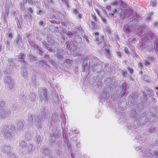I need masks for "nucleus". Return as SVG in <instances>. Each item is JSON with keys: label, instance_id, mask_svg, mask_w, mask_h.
<instances>
[{"label": "nucleus", "instance_id": "nucleus-1", "mask_svg": "<svg viewBox=\"0 0 158 158\" xmlns=\"http://www.w3.org/2000/svg\"><path fill=\"white\" fill-rule=\"evenodd\" d=\"M103 36L100 38L97 37L96 36V40L98 44H99L101 46H103V48L105 49L106 52V56L107 58L110 57V53L109 50V45L108 42L103 39Z\"/></svg>", "mask_w": 158, "mask_h": 158}, {"label": "nucleus", "instance_id": "nucleus-2", "mask_svg": "<svg viewBox=\"0 0 158 158\" xmlns=\"http://www.w3.org/2000/svg\"><path fill=\"white\" fill-rule=\"evenodd\" d=\"M47 92V89L44 88H41L39 90V97L41 101L45 102H47L48 101Z\"/></svg>", "mask_w": 158, "mask_h": 158}, {"label": "nucleus", "instance_id": "nucleus-3", "mask_svg": "<svg viewBox=\"0 0 158 158\" xmlns=\"http://www.w3.org/2000/svg\"><path fill=\"white\" fill-rule=\"evenodd\" d=\"M137 22V20L136 19H133L131 24L124 25L123 27L124 31L128 34L130 33L132 31V26H133L135 24H136V22Z\"/></svg>", "mask_w": 158, "mask_h": 158}, {"label": "nucleus", "instance_id": "nucleus-4", "mask_svg": "<svg viewBox=\"0 0 158 158\" xmlns=\"http://www.w3.org/2000/svg\"><path fill=\"white\" fill-rule=\"evenodd\" d=\"M47 43L46 42H44L42 41V43L43 47L45 46L47 49L48 50H50V48L48 46V45L52 46L54 45L55 43V41L54 40L53 38L51 36H48L47 37Z\"/></svg>", "mask_w": 158, "mask_h": 158}, {"label": "nucleus", "instance_id": "nucleus-5", "mask_svg": "<svg viewBox=\"0 0 158 158\" xmlns=\"http://www.w3.org/2000/svg\"><path fill=\"white\" fill-rule=\"evenodd\" d=\"M145 35H147L148 36L150 39L152 40L153 41L154 40H156L158 39V37L157 35H155L152 31L148 29L146 30V32Z\"/></svg>", "mask_w": 158, "mask_h": 158}, {"label": "nucleus", "instance_id": "nucleus-6", "mask_svg": "<svg viewBox=\"0 0 158 158\" xmlns=\"http://www.w3.org/2000/svg\"><path fill=\"white\" fill-rule=\"evenodd\" d=\"M11 114V110L4 109H0V118H5L7 116Z\"/></svg>", "mask_w": 158, "mask_h": 158}, {"label": "nucleus", "instance_id": "nucleus-7", "mask_svg": "<svg viewBox=\"0 0 158 158\" xmlns=\"http://www.w3.org/2000/svg\"><path fill=\"white\" fill-rule=\"evenodd\" d=\"M42 120L40 116H36L34 118V122L36 127L38 128H40L42 127Z\"/></svg>", "mask_w": 158, "mask_h": 158}, {"label": "nucleus", "instance_id": "nucleus-8", "mask_svg": "<svg viewBox=\"0 0 158 158\" xmlns=\"http://www.w3.org/2000/svg\"><path fill=\"white\" fill-rule=\"evenodd\" d=\"M4 82L5 84H8L10 88L12 89V88L14 82L10 76H7L4 77Z\"/></svg>", "mask_w": 158, "mask_h": 158}, {"label": "nucleus", "instance_id": "nucleus-9", "mask_svg": "<svg viewBox=\"0 0 158 158\" xmlns=\"http://www.w3.org/2000/svg\"><path fill=\"white\" fill-rule=\"evenodd\" d=\"M101 62L97 58L93 56L90 58L89 61V67L90 68L93 67V66L99 63V62Z\"/></svg>", "mask_w": 158, "mask_h": 158}, {"label": "nucleus", "instance_id": "nucleus-10", "mask_svg": "<svg viewBox=\"0 0 158 158\" xmlns=\"http://www.w3.org/2000/svg\"><path fill=\"white\" fill-rule=\"evenodd\" d=\"M102 62H99V63L95 65L93 67H91L90 68L92 69L93 71L99 73L101 71L102 69Z\"/></svg>", "mask_w": 158, "mask_h": 158}, {"label": "nucleus", "instance_id": "nucleus-11", "mask_svg": "<svg viewBox=\"0 0 158 158\" xmlns=\"http://www.w3.org/2000/svg\"><path fill=\"white\" fill-rule=\"evenodd\" d=\"M139 94L136 92H133L129 98V101L132 103H134L137 100Z\"/></svg>", "mask_w": 158, "mask_h": 158}, {"label": "nucleus", "instance_id": "nucleus-12", "mask_svg": "<svg viewBox=\"0 0 158 158\" xmlns=\"http://www.w3.org/2000/svg\"><path fill=\"white\" fill-rule=\"evenodd\" d=\"M114 5H117L119 6H122L125 8L127 7V4L124 2L122 1L121 0H118L114 3Z\"/></svg>", "mask_w": 158, "mask_h": 158}, {"label": "nucleus", "instance_id": "nucleus-13", "mask_svg": "<svg viewBox=\"0 0 158 158\" xmlns=\"http://www.w3.org/2000/svg\"><path fill=\"white\" fill-rule=\"evenodd\" d=\"M16 127L18 130H20L24 127V125L23 122L21 120H19L17 122Z\"/></svg>", "mask_w": 158, "mask_h": 158}, {"label": "nucleus", "instance_id": "nucleus-14", "mask_svg": "<svg viewBox=\"0 0 158 158\" xmlns=\"http://www.w3.org/2000/svg\"><path fill=\"white\" fill-rule=\"evenodd\" d=\"M36 95L35 93L33 92H31L29 94L28 98H27L28 100H31V101H34L36 98Z\"/></svg>", "mask_w": 158, "mask_h": 158}, {"label": "nucleus", "instance_id": "nucleus-15", "mask_svg": "<svg viewBox=\"0 0 158 158\" xmlns=\"http://www.w3.org/2000/svg\"><path fill=\"white\" fill-rule=\"evenodd\" d=\"M96 11L98 15V16L100 17L104 23H105L106 21V15L104 13V15L101 14H100L99 11L97 10H96Z\"/></svg>", "mask_w": 158, "mask_h": 158}, {"label": "nucleus", "instance_id": "nucleus-16", "mask_svg": "<svg viewBox=\"0 0 158 158\" xmlns=\"http://www.w3.org/2000/svg\"><path fill=\"white\" fill-rule=\"evenodd\" d=\"M2 151L4 152L8 153L11 151V148L9 146L5 145L2 148Z\"/></svg>", "mask_w": 158, "mask_h": 158}, {"label": "nucleus", "instance_id": "nucleus-17", "mask_svg": "<svg viewBox=\"0 0 158 158\" xmlns=\"http://www.w3.org/2000/svg\"><path fill=\"white\" fill-rule=\"evenodd\" d=\"M16 44L19 46H21L22 44L21 37L19 35H18L15 40Z\"/></svg>", "mask_w": 158, "mask_h": 158}, {"label": "nucleus", "instance_id": "nucleus-18", "mask_svg": "<svg viewBox=\"0 0 158 158\" xmlns=\"http://www.w3.org/2000/svg\"><path fill=\"white\" fill-rule=\"evenodd\" d=\"M153 44L154 49L156 51V53L158 54V39L154 40Z\"/></svg>", "mask_w": 158, "mask_h": 158}, {"label": "nucleus", "instance_id": "nucleus-19", "mask_svg": "<svg viewBox=\"0 0 158 158\" xmlns=\"http://www.w3.org/2000/svg\"><path fill=\"white\" fill-rule=\"evenodd\" d=\"M145 89L149 97L152 96L154 95V93L151 89L147 87H145Z\"/></svg>", "mask_w": 158, "mask_h": 158}, {"label": "nucleus", "instance_id": "nucleus-20", "mask_svg": "<svg viewBox=\"0 0 158 158\" xmlns=\"http://www.w3.org/2000/svg\"><path fill=\"white\" fill-rule=\"evenodd\" d=\"M147 28V27L145 25H140L137 28V30L138 31L142 33L143 30Z\"/></svg>", "mask_w": 158, "mask_h": 158}, {"label": "nucleus", "instance_id": "nucleus-21", "mask_svg": "<svg viewBox=\"0 0 158 158\" xmlns=\"http://www.w3.org/2000/svg\"><path fill=\"white\" fill-rule=\"evenodd\" d=\"M28 57L29 61L31 62L35 61L37 60L36 57L32 54H29L28 56Z\"/></svg>", "mask_w": 158, "mask_h": 158}, {"label": "nucleus", "instance_id": "nucleus-22", "mask_svg": "<svg viewBox=\"0 0 158 158\" xmlns=\"http://www.w3.org/2000/svg\"><path fill=\"white\" fill-rule=\"evenodd\" d=\"M123 11L126 14V15H127V17H129L131 16V15L132 14V12L131 10L125 9H123Z\"/></svg>", "mask_w": 158, "mask_h": 158}, {"label": "nucleus", "instance_id": "nucleus-23", "mask_svg": "<svg viewBox=\"0 0 158 158\" xmlns=\"http://www.w3.org/2000/svg\"><path fill=\"white\" fill-rule=\"evenodd\" d=\"M76 33L75 31H73V32L68 31L66 33V35L69 37L73 38L75 36Z\"/></svg>", "mask_w": 158, "mask_h": 158}, {"label": "nucleus", "instance_id": "nucleus-24", "mask_svg": "<svg viewBox=\"0 0 158 158\" xmlns=\"http://www.w3.org/2000/svg\"><path fill=\"white\" fill-rule=\"evenodd\" d=\"M75 42L78 44L81 43L82 40L81 38L78 35H75Z\"/></svg>", "mask_w": 158, "mask_h": 158}, {"label": "nucleus", "instance_id": "nucleus-25", "mask_svg": "<svg viewBox=\"0 0 158 158\" xmlns=\"http://www.w3.org/2000/svg\"><path fill=\"white\" fill-rule=\"evenodd\" d=\"M56 135L53 134H50V141L51 142H54L56 140Z\"/></svg>", "mask_w": 158, "mask_h": 158}, {"label": "nucleus", "instance_id": "nucleus-26", "mask_svg": "<svg viewBox=\"0 0 158 158\" xmlns=\"http://www.w3.org/2000/svg\"><path fill=\"white\" fill-rule=\"evenodd\" d=\"M6 37L9 40H10L12 38L13 36L12 32L10 31H8L6 34Z\"/></svg>", "mask_w": 158, "mask_h": 158}, {"label": "nucleus", "instance_id": "nucleus-27", "mask_svg": "<svg viewBox=\"0 0 158 158\" xmlns=\"http://www.w3.org/2000/svg\"><path fill=\"white\" fill-rule=\"evenodd\" d=\"M25 137L27 140H29L31 138V135L30 133L28 132H27L25 133Z\"/></svg>", "mask_w": 158, "mask_h": 158}, {"label": "nucleus", "instance_id": "nucleus-28", "mask_svg": "<svg viewBox=\"0 0 158 158\" xmlns=\"http://www.w3.org/2000/svg\"><path fill=\"white\" fill-rule=\"evenodd\" d=\"M36 141L37 143L40 144L42 142V140L40 136L39 135H37L36 137Z\"/></svg>", "mask_w": 158, "mask_h": 158}, {"label": "nucleus", "instance_id": "nucleus-29", "mask_svg": "<svg viewBox=\"0 0 158 158\" xmlns=\"http://www.w3.org/2000/svg\"><path fill=\"white\" fill-rule=\"evenodd\" d=\"M22 76L25 78H27V72L26 69H23Z\"/></svg>", "mask_w": 158, "mask_h": 158}, {"label": "nucleus", "instance_id": "nucleus-30", "mask_svg": "<svg viewBox=\"0 0 158 158\" xmlns=\"http://www.w3.org/2000/svg\"><path fill=\"white\" fill-rule=\"evenodd\" d=\"M27 144L23 140L21 141L19 143V146L22 148H24L26 146Z\"/></svg>", "mask_w": 158, "mask_h": 158}, {"label": "nucleus", "instance_id": "nucleus-31", "mask_svg": "<svg viewBox=\"0 0 158 158\" xmlns=\"http://www.w3.org/2000/svg\"><path fill=\"white\" fill-rule=\"evenodd\" d=\"M10 131L9 127L8 126H6L2 129V133Z\"/></svg>", "mask_w": 158, "mask_h": 158}, {"label": "nucleus", "instance_id": "nucleus-32", "mask_svg": "<svg viewBox=\"0 0 158 158\" xmlns=\"http://www.w3.org/2000/svg\"><path fill=\"white\" fill-rule=\"evenodd\" d=\"M3 134L4 137L6 138H9L11 137V134L9 131H7L6 132L3 133Z\"/></svg>", "mask_w": 158, "mask_h": 158}, {"label": "nucleus", "instance_id": "nucleus-33", "mask_svg": "<svg viewBox=\"0 0 158 158\" xmlns=\"http://www.w3.org/2000/svg\"><path fill=\"white\" fill-rule=\"evenodd\" d=\"M43 153L45 155L50 154V152L47 148H45L43 149Z\"/></svg>", "mask_w": 158, "mask_h": 158}, {"label": "nucleus", "instance_id": "nucleus-34", "mask_svg": "<svg viewBox=\"0 0 158 158\" xmlns=\"http://www.w3.org/2000/svg\"><path fill=\"white\" fill-rule=\"evenodd\" d=\"M32 148V145L31 144H29L28 147L27 152L28 153L32 152H33Z\"/></svg>", "mask_w": 158, "mask_h": 158}, {"label": "nucleus", "instance_id": "nucleus-35", "mask_svg": "<svg viewBox=\"0 0 158 158\" xmlns=\"http://www.w3.org/2000/svg\"><path fill=\"white\" fill-rule=\"evenodd\" d=\"M90 23L92 25V26L93 27V29H96L97 27L98 24L97 23L92 21H91L90 22Z\"/></svg>", "mask_w": 158, "mask_h": 158}, {"label": "nucleus", "instance_id": "nucleus-36", "mask_svg": "<svg viewBox=\"0 0 158 158\" xmlns=\"http://www.w3.org/2000/svg\"><path fill=\"white\" fill-rule=\"evenodd\" d=\"M54 94H52L53 96L52 98L53 99V102L57 103V102H58V100L57 98L58 95L57 94H55V97H53V95Z\"/></svg>", "mask_w": 158, "mask_h": 158}, {"label": "nucleus", "instance_id": "nucleus-37", "mask_svg": "<svg viewBox=\"0 0 158 158\" xmlns=\"http://www.w3.org/2000/svg\"><path fill=\"white\" fill-rule=\"evenodd\" d=\"M52 119L54 121H57L58 119V116L56 115L55 114L52 115Z\"/></svg>", "mask_w": 158, "mask_h": 158}, {"label": "nucleus", "instance_id": "nucleus-38", "mask_svg": "<svg viewBox=\"0 0 158 158\" xmlns=\"http://www.w3.org/2000/svg\"><path fill=\"white\" fill-rule=\"evenodd\" d=\"M75 47V45L73 42H70L69 45V49L72 50L73 48Z\"/></svg>", "mask_w": 158, "mask_h": 158}, {"label": "nucleus", "instance_id": "nucleus-39", "mask_svg": "<svg viewBox=\"0 0 158 158\" xmlns=\"http://www.w3.org/2000/svg\"><path fill=\"white\" fill-rule=\"evenodd\" d=\"M8 158H15V156L13 153L10 152L9 153L7 156Z\"/></svg>", "mask_w": 158, "mask_h": 158}, {"label": "nucleus", "instance_id": "nucleus-40", "mask_svg": "<svg viewBox=\"0 0 158 158\" xmlns=\"http://www.w3.org/2000/svg\"><path fill=\"white\" fill-rule=\"evenodd\" d=\"M91 16L93 19L96 22H98V20L97 19L96 17V16L95 14L93 13L91 14Z\"/></svg>", "mask_w": 158, "mask_h": 158}, {"label": "nucleus", "instance_id": "nucleus-41", "mask_svg": "<svg viewBox=\"0 0 158 158\" xmlns=\"http://www.w3.org/2000/svg\"><path fill=\"white\" fill-rule=\"evenodd\" d=\"M126 16H127L126 14L123 11V10L122 12H121L120 14V18L121 19H123Z\"/></svg>", "mask_w": 158, "mask_h": 158}, {"label": "nucleus", "instance_id": "nucleus-42", "mask_svg": "<svg viewBox=\"0 0 158 158\" xmlns=\"http://www.w3.org/2000/svg\"><path fill=\"white\" fill-rule=\"evenodd\" d=\"M13 107L14 109L15 110H18L19 109V105L16 104H15L13 105Z\"/></svg>", "mask_w": 158, "mask_h": 158}, {"label": "nucleus", "instance_id": "nucleus-43", "mask_svg": "<svg viewBox=\"0 0 158 158\" xmlns=\"http://www.w3.org/2000/svg\"><path fill=\"white\" fill-rule=\"evenodd\" d=\"M39 24L40 26H42V27H44L46 25V23L44 21H41L39 22Z\"/></svg>", "mask_w": 158, "mask_h": 158}, {"label": "nucleus", "instance_id": "nucleus-44", "mask_svg": "<svg viewBox=\"0 0 158 158\" xmlns=\"http://www.w3.org/2000/svg\"><path fill=\"white\" fill-rule=\"evenodd\" d=\"M122 75L124 77L127 76V72L126 70H122L121 71Z\"/></svg>", "mask_w": 158, "mask_h": 158}, {"label": "nucleus", "instance_id": "nucleus-45", "mask_svg": "<svg viewBox=\"0 0 158 158\" xmlns=\"http://www.w3.org/2000/svg\"><path fill=\"white\" fill-rule=\"evenodd\" d=\"M147 47L148 48V49L150 51H151L153 49H154V46H153L152 43H150V44H148L147 45Z\"/></svg>", "mask_w": 158, "mask_h": 158}, {"label": "nucleus", "instance_id": "nucleus-46", "mask_svg": "<svg viewBox=\"0 0 158 158\" xmlns=\"http://www.w3.org/2000/svg\"><path fill=\"white\" fill-rule=\"evenodd\" d=\"M44 4L46 6L49 7L50 6L48 0H45L44 1Z\"/></svg>", "mask_w": 158, "mask_h": 158}, {"label": "nucleus", "instance_id": "nucleus-47", "mask_svg": "<svg viewBox=\"0 0 158 158\" xmlns=\"http://www.w3.org/2000/svg\"><path fill=\"white\" fill-rule=\"evenodd\" d=\"M136 111L135 110H131L130 113V115L131 117H134L136 114Z\"/></svg>", "mask_w": 158, "mask_h": 158}, {"label": "nucleus", "instance_id": "nucleus-48", "mask_svg": "<svg viewBox=\"0 0 158 158\" xmlns=\"http://www.w3.org/2000/svg\"><path fill=\"white\" fill-rule=\"evenodd\" d=\"M143 94L144 98H143L142 99V102H145L147 101V99L146 98V95L145 94V93L144 92H143Z\"/></svg>", "mask_w": 158, "mask_h": 158}, {"label": "nucleus", "instance_id": "nucleus-49", "mask_svg": "<svg viewBox=\"0 0 158 158\" xmlns=\"http://www.w3.org/2000/svg\"><path fill=\"white\" fill-rule=\"evenodd\" d=\"M71 61L69 60H67L64 63L67 66L66 64H69L68 66L67 67V68H69L70 67L71 65Z\"/></svg>", "mask_w": 158, "mask_h": 158}, {"label": "nucleus", "instance_id": "nucleus-50", "mask_svg": "<svg viewBox=\"0 0 158 158\" xmlns=\"http://www.w3.org/2000/svg\"><path fill=\"white\" fill-rule=\"evenodd\" d=\"M39 64H42L43 65V64H44V65H47V64L46 62V61L45 60H40V61H39Z\"/></svg>", "mask_w": 158, "mask_h": 158}, {"label": "nucleus", "instance_id": "nucleus-51", "mask_svg": "<svg viewBox=\"0 0 158 158\" xmlns=\"http://www.w3.org/2000/svg\"><path fill=\"white\" fill-rule=\"evenodd\" d=\"M41 48H40L39 47H37L36 48V50L37 51H39L38 53L40 54L41 56H42L43 55V52L41 51Z\"/></svg>", "mask_w": 158, "mask_h": 158}, {"label": "nucleus", "instance_id": "nucleus-52", "mask_svg": "<svg viewBox=\"0 0 158 158\" xmlns=\"http://www.w3.org/2000/svg\"><path fill=\"white\" fill-rule=\"evenodd\" d=\"M25 56L23 53H20L19 56H18V57L19 59H23L25 58Z\"/></svg>", "mask_w": 158, "mask_h": 158}, {"label": "nucleus", "instance_id": "nucleus-53", "mask_svg": "<svg viewBox=\"0 0 158 158\" xmlns=\"http://www.w3.org/2000/svg\"><path fill=\"white\" fill-rule=\"evenodd\" d=\"M145 154L147 157L150 158L153 155V154L150 152L145 153Z\"/></svg>", "mask_w": 158, "mask_h": 158}, {"label": "nucleus", "instance_id": "nucleus-54", "mask_svg": "<svg viewBox=\"0 0 158 158\" xmlns=\"http://www.w3.org/2000/svg\"><path fill=\"white\" fill-rule=\"evenodd\" d=\"M67 146L69 150H71L72 149V146L71 144L67 142Z\"/></svg>", "mask_w": 158, "mask_h": 158}, {"label": "nucleus", "instance_id": "nucleus-55", "mask_svg": "<svg viewBox=\"0 0 158 158\" xmlns=\"http://www.w3.org/2000/svg\"><path fill=\"white\" fill-rule=\"evenodd\" d=\"M79 11L78 9L77 8H76L75 9H73V13L74 14L76 15L78 14Z\"/></svg>", "mask_w": 158, "mask_h": 158}, {"label": "nucleus", "instance_id": "nucleus-56", "mask_svg": "<svg viewBox=\"0 0 158 158\" xmlns=\"http://www.w3.org/2000/svg\"><path fill=\"white\" fill-rule=\"evenodd\" d=\"M61 1L64 4H65L66 6H67L68 5V3H69V0H61Z\"/></svg>", "mask_w": 158, "mask_h": 158}, {"label": "nucleus", "instance_id": "nucleus-57", "mask_svg": "<svg viewBox=\"0 0 158 158\" xmlns=\"http://www.w3.org/2000/svg\"><path fill=\"white\" fill-rule=\"evenodd\" d=\"M119 9L118 8H115L113 11V12L115 14H117L118 13Z\"/></svg>", "mask_w": 158, "mask_h": 158}, {"label": "nucleus", "instance_id": "nucleus-58", "mask_svg": "<svg viewBox=\"0 0 158 158\" xmlns=\"http://www.w3.org/2000/svg\"><path fill=\"white\" fill-rule=\"evenodd\" d=\"M144 64L146 66L149 67L150 65V63L147 60H145L144 62Z\"/></svg>", "mask_w": 158, "mask_h": 158}, {"label": "nucleus", "instance_id": "nucleus-59", "mask_svg": "<svg viewBox=\"0 0 158 158\" xmlns=\"http://www.w3.org/2000/svg\"><path fill=\"white\" fill-rule=\"evenodd\" d=\"M143 79L145 81H148V77L147 75H144L143 77Z\"/></svg>", "mask_w": 158, "mask_h": 158}, {"label": "nucleus", "instance_id": "nucleus-60", "mask_svg": "<svg viewBox=\"0 0 158 158\" xmlns=\"http://www.w3.org/2000/svg\"><path fill=\"white\" fill-rule=\"evenodd\" d=\"M78 15L76 16V18L77 19H81L82 17V15L81 14H80V13H78L77 14Z\"/></svg>", "mask_w": 158, "mask_h": 158}, {"label": "nucleus", "instance_id": "nucleus-61", "mask_svg": "<svg viewBox=\"0 0 158 158\" xmlns=\"http://www.w3.org/2000/svg\"><path fill=\"white\" fill-rule=\"evenodd\" d=\"M4 102L3 101H0V109L4 105Z\"/></svg>", "mask_w": 158, "mask_h": 158}, {"label": "nucleus", "instance_id": "nucleus-62", "mask_svg": "<svg viewBox=\"0 0 158 158\" xmlns=\"http://www.w3.org/2000/svg\"><path fill=\"white\" fill-rule=\"evenodd\" d=\"M17 25L19 28H21V26L20 24V22L18 19L17 20Z\"/></svg>", "mask_w": 158, "mask_h": 158}, {"label": "nucleus", "instance_id": "nucleus-63", "mask_svg": "<svg viewBox=\"0 0 158 158\" xmlns=\"http://www.w3.org/2000/svg\"><path fill=\"white\" fill-rule=\"evenodd\" d=\"M127 69L128 71L131 74H132V73H133V70L132 69L130 68L129 67H127Z\"/></svg>", "mask_w": 158, "mask_h": 158}, {"label": "nucleus", "instance_id": "nucleus-64", "mask_svg": "<svg viewBox=\"0 0 158 158\" xmlns=\"http://www.w3.org/2000/svg\"><path fill=\"white\" fill-rule=\"evenodd\" d=\"M28 119L31 122H33V117L31 114L28 117Z\"/></svg>", "mask_w": 158, "mask_h": 158}]
</instances>
